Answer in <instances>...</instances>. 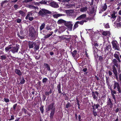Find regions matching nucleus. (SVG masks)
<instances>
[{
  "label": "nucleus",
  "mask_w": 121,
  "mask_h": 121,
  "mask_svg": "<svg viewBox=\"0 0 121 121\" xmlns=\"http://www.w3.org/2000/svg\"><path fill=\"white\" fill-rule=\"evenodd\" d=\"M55 104V101H53L52 102H51V104L48 106L47 108V110L48 111L51 110L50 117V118L51 119H53L54 114L55 112L56 109L54 106Z\"/></svg>",
  "instance_id": "nucleus-1"
},
{
  "label": "nucleus",
  "mask_w": 121,
  "mask_h": 121,
  "mask_svg": "<svg viewBox=\"0 0 121 121\" xmlns=\"http://www.w3.org/2000/svg\"><path fill=\"white\" fill-rule=\"evenodd\" d=\"M29 36L31 38V39L33 41L35 40L37 37L36 34V31L34 28L31 27L30 29Z\"/></svg>",
  "instance_id": "nucleus-2"
},
{
  "label": "nucleus",
  "mask_w": 121,
  "mask_h": 121,
  "mask_svg": "<svg viewBox=\"0 0 121 121\" xmlns=\"http://www.w3.org/2000/svg\"><path fill=\"white\" fill-rule=\"evenodd\" d=\"M51 12L45 9H43L40 10L38 13L42 17H44V16H47V14H50Z\"/></svg>",
  "instance_id": "nucleus-3"
},
{
  "label": "nucleus",
  "mask_w": 121,
  "mask_h": 121,
  "mask_svg": "<svg viewBox=\"0 0 121 121\" xmlns=\"http://www.w3.org/2000/svg\"><path fill=\"white\" fill-rule=\"evenodd\" d=\"M92 107L93 110V114L94 116L95 117L97 115V114L95 110L96 109H98L100 107L98 103L96 104H93L92 103Z\"/></svg>",
  "instance_id": "nucleus-4"
},
{
  "label": "nucleus",
  "mask_w": 121,
  "mask_h": 121,
  "mask_svg": "<svg viewBox=\"0 0 121 121\" xmlns=\"http://www.w3.org/2000/svg\"><path fill=\"white\" fill-rule=\"evenodd\" d=\"M65 25L66 26L68 29L71 31L72 29V22L70 21H66L65 23Z\"/></svg>",
  "instance_id": "nucleus-5"
},
{
  "label": "nucleus",
  "mask_w": 121,
  "mask_h": 121,
  "mask_svg": "<svg viewBox=\"0 0 121 121\" xmlns=\"http://www.w3.org/2000/svg\"><path fill=\"white\" fill-rule=\"evenodd\" d=\"M19 48V46L17 44H16L15 47H12L11 51L13 53H17Z\"/></svg>",
  "instance_id": "nucleus-6"
},
{
  "label": "nucleus",
  "mask_w": 121,
  "mask_h": 121,
  "mask_svg": "<svg viewBox=\"0 0 121 121\" xmlns=\"http://www.w3.org/2000/svg\"><path fill=\"white\" fill-rule=\"evenodd\" d=\"M112 44L113 48L116 50H117L119 51L120 50V48L119 46L117 45V43L116 40H113L112 43Z\"/></svg>",
  "instance_id": "nucleus-7"
},
{
  "label": "nucleus",
  "mask_w": 121,
  "mask_h": 121,
  "mask_svg": "<svg viewBox=\"0 0 121 121\" xmlns=\"http://www.w3.org/2000/svg\"><path fill=\"white\" fill-rule=\"evenodd\" d=\"M113 85V89L115 90L117 88L118 90V91L119 93H121V90L119 83L118 82L114 81Z\"/></svg>",
  "instance_id": "nucleus-8"
},
{
  "label": "nucleus",
  "mask_w": 121,
  "mask_h": 121,
  "mask_svg": "<svg viewBox=\"0 0 121 121\" xmlns=\"http://www.w3.org/2000/svg\"><path fill=\"white\" fill-rule=\"evenodd\" d=\"M107 6L106 3L104 4L103 5H101L99 13H101L102 12L106 10L107 8Z\"/></svg>",
  "instance_id": "nucleus-9"
},
{
  "label": "nucleus",
  "mask_w": 121,
  "mask_h": 121,
  "mask_svg": "<svg viewBox=\"0 0 121 121\" xmlns=\"http://www.w3.org/2000/svg\"><path fill=\"white\" fill-rule=\"evenodd\" d=\"M48 2L50 5L53 7L57 8L59 7L58 4L56 2H51L49 1H48Z\"/></svg>",
  "instance_id": "nucleus-10"
},
{
  "label": "nucleus",
  "mask_w": 121,
  "mask_h": 121,
  "mask_svg": "<svg viewBox=\"0 0 121 121\" xmlns=\"http://www.w3.org/2000/svg\"><path fill=\"white\" fill-rule=\"evenodd\" d=\"M107 103V105L108 107L110 108H112L113 104L111 98H108V99Z\"/></svg>",
  "instance_id": "nucleus-11"
},
{
  "label": "nucleus",
  "mask_w": 121,
  "mask_h": 121,
  "mask_svg": "<svg viewBox=\"0 0 121 121\" xmlns=\"http://www.w3.org/2000/svg\"><path fill=\"white\" fill-rule=\"evenodd\" d=\"M17 35L19 38L21 39H23L25 38L23 31L22 30H21L19 32H18Z\"/></svg>",
  "instance_id": "nucleus-12"
},
{
  "label": "nucleus",
  "mask_w": 121,
  "mask_h": 121,
  "mask_svg": "<svg viewBox=\"0 0 121 121\" xmlns=\"http://www.w3.org/2000/svg\"><path fill=\"white\" fill-rule=\"evenodd\" d=\"M79 24L80 25H82L84 24L82 20L80 21H77L75 22L73 26V29H74L76 28L77 27H78V24Z\"/></svg>",
  "instance_id": "nucleus-13"
},
{
  "label": "nucleus",
  "mask_w": 121,
  "mask_h": 121,
  "mask_svg": "<svg viewBox=\"0 0 121 121\" xmlns=\"http://www.w3.org/2000/svg\"><path fill=\"white\" fill-rule=\"evenodd\" d=\"M99 93L97 91L92 92V96L94 100H97L98 96Z\"/></svg>",
  "instance_id": "nucleus-14"
},
{
  "label": "nucleus",
  "mask_w": 121,
  "mask_h": 121,
  "mask_svg": "<svg viewBox=\"0 0 121 121\" xmlns=\"http://www.w3.org/2000/svg\"><path fill=\"white\" fill-rule=\"evenodd\" d=\"M86 14H84L80 15L76 19V20H80L82 19L84 20V19L86 18Z\"/></svg>",
  "instance_id": "nucleus-15"
},
{
  "label": "nucleus",
  "mask_w": 121,
  "mask_h": 121,
  "mask_svg": "<svg viewBox=\"0 0 121 121\" xmlns=\"http://www.w3.org/2000/svg\"><path fill=\"white\" fill-rule=\"evenodd\" d=\"M118 61L116 59H113L112 60V64L113 65L112 66H116L117 68L118 67Z\"/></svg>",
  "instance_id": "nucleus-16"
},
{
  "label": "nucleus",
  "mask_w": 121,
  "mask_h": 121,
  "mask_svg": "<svg viewBox=\"0 0 121 121\" xmlns=\"http://www.w3.org/2000/svg\"><path fill=\"white\" fill-rule=\"evenodd\" d=\"M66 13L67 14L70 16H73V15L74 12V11L73 10H66Z\"/></svg>",
  "instance_id": "nucleus-17"
},
{
  "label": "nucleus",
  "mask_w": 121,
  "mask_h": 121,
  "mask_svg": "<svg viewBox=\"0 0 121 121\" xmlns=\"http://www.w3.org/2000/svg\"><path fill=\"white\" fill-rule=\"evenodd\" d=\"M35 43L33 41H29L28 42V46L30 48H32L34 46L35 44Z\"/></svg>",
  "instance_id": "nucleus-18"
},
{
  "label": "nucleus",
  "mask_w": 121,
  "mask_h": 121,
  "mask_svg": "<svg viewBox=\"0 0 121 121\" xmlns=\"http://www.w3.org/2000/svg\"><path fill=\"white\" fill-rule=\"evenodd\" d=\"M117 13L115 11H113L112 12V13L111 15L112 18H113V19L114 20L116 19L117 16Z\"/></svg>",
  "instance_id": "nucleus-19"
},
{
  "label": "nucleus",
  "mask_w": 121,
  "mask_h": 121,
  "mask_svg": "<svg viewBox=\"0 0 121 121\" xmlns=\"http://www.w3.org/2000/svg\"><path fill=\"white\" fill-rule=\"evenodd\" d=\"M14 71L16 74L18 75L19 76H21L22 75V73L20 70L17 69H14Z\"/></svg>",
  "instance_id": "nucleus-20"
},
{
  "label": "nucleus",
  "mask_w": 121,
  "mask_h": 121,
  "mask_svg": "<svg viewBox=\"0 0 121 121\" xmlns=\"http://www.w3.org/2000/svg\"><path fill=\"white\" fill-rule=\"evenodd\" d=\"M21 110L22 112H24L25 114H27L29 116L30 115H31L30 113L28 112L27 110L24 108H22L21 109Z\"/></svg>",
  "instance_id": "nucleus-21"
},
{
  "label": "nucleus",
  "mask_w": 121,
  "mask_h": 121,
  "mask_svg": "<svg viewBox=\"0 0 121 121\" xmlns=\"http://www.w3.org/2000/svg\"><path fill=\"white\" fill-rule=\"evenodd\" d=\"M61 88V84L59 83L57 86V90L59 94H60L62 92Z\"/></svg>",
  "instance_id": "nucleus-22"
},
{
  "label": "nucleus",
  "mask_w": 121,
  "mask_h": 121,
  "mask_svg": "<svg viewBox=\"0 0 121 121\" xmlns=\"http://www.w3.org/2000/svg\"><path fill=\"white\" fill-rule=\"evenodd\" d=\"M112 71L113 72L114 75L117 74V69L114 66H112Z\"/></svg>",
  "instance_id": "nucleus-23"
},
{
  "label": "nucleus",
  "mask_w": 121,
  "mask_h": 121,
  "mask_svg": "<svg viewBox=\"0 0 121 121\" xmlns=\"http://www.w3.org/2000/svg\"><path fill=\"white\" fill-rule=\"evenodd\" d=\"M64 14H55L53 15V16L54 18H57L58 17H61L62 16H64Z\"/></svg>",
  "instance_id": "nucleus-24"
},
{
  "label": "nucleus",
  "mask_w": 121,
  "mask_h": 121,
  "mask_svg": "<svg viewBox=\"0 0 121 121\" xmlns=\"http://www.w3.org/2000/svg\"><path fill=\"white\" fill-rule=\"evenodd\" d=\"M114 56L116 59L119 62H120V59L119 57L120 56L116 53L114 54Z\"/></svg>",
  "instance_id": "nucleus-25"
},
{
  "label": "nucleus",
  "mask_w": 121,
  "mask_h": 121,
  "mask_svg": "<svg viewBox=\"0 0 121 121\" xmlns=\"http://www.w3.org/2000/svg\"><path fill=\"white\" fill-rule=\"evenodd\" d=\"M43 66L47 68V69L49 71L51 70L49 65L47 63H45L44 64Z\"/></svg>",
  "instance_id": "nucleus-26"
},
{
  "label": "nucleus",
  "mask_w": 121,
  "mask_h": 121,
  "mask_svg": "<svg viewBox=\"0 0 121 121\" xmlns=\"http://www.w3.org/2000/svg\"><path fill=\"white\" fill-rule=\"evenodd\" d=\"M65 21H66L65 20L62 19H60L58 20L57 22V23L58 24H60L62 23H64L65 24Z\"/></svg>",
  "instance_id": "nucleus-27"
},
{
  "label": "nucleus",
  "mask_w": 121,
  "mask_h": 121,
  "mask_svg": "<svg viewBox=\"0 0 121 121\" xmlns=\"http://www.w3.org/2000/svg\"><path fill=\"white\" fill-rule=\"evenodd\" d=\"M53 90L52 89H50L49 91H46L45 92V94L46 96H49L50 94L52 92Z\"/></svg>",
  "instance_id": "nucleus-28"
},
{
  "label": "nucleus",
  "mask_w": 121,
  "mask_h": 121,
  "mask_svg": "<svg viewBox=\"0 0 121 121\" xmlns=\"http://www.w3.org/2000/svg\"><path fill=\"white\" fill-rule=\"evenodd\" d=\"M92 19V18L91 17H88L86 18L85 19L82 20L83 22L84 23V22H86L88 20L90 21Z\"/></svg>",
  "instance_id": "nucleus-29"
},
{
  "label": "nucleus",
  "mask_w": 121,
  "mask_h": 121,
  "mask_svg": "<svg viewBox=\"0 0 121 121\" xmlns=\"http://www.w3.org/2000/svg\"><path fill=\"white\" fill-rule=\"evenodd\" d=\"M65 36H67V37L69 36H70L69 35H63L62 36H58V37L60 39V40H65Z\"/></svg>",
  "instance_id": "nucleus-30"
},
{
  "label": "nucleus",
  "mask_w": 121,
  "mask_h": 121,
  "mask_svg": "<svg viewBox=\"0 0 121 121\" xmlns=\"http://www.w3.org/2000/svg\"><path fill=\"white\" fill-rule=\"evenodd\" d=\"M12 46L11 45H10L9 46L6 47L5 48V50L6 52H7L10 49H11Z\"/></svg>",
  "instance_id": "nucleus-31"
},
{
  "label": "nucleus",
  "mask_w": 121,
  "mask_h": 121,
  "mask_svg": "<svg viewBox=\"0 0 121 121\" xmlns=\"http://www.w3.org/2000/svg\"><path fill=\"white\" fill-rule=\"evenodd\" d=\"M87 9L88 8L87 7H83L81 9L80 11L82 12H86Z\"/></svg>",
  "instance_id": "nucleus-32"
},
{
  "label": "nucleus",
  "mask_w": 121,
  "mask_h": 121,
  "mask_svg": "<svg viewBox=\"0 0 121 121\" xmlns=\"http://www.w3.org/2000/svg\"><path fill=\"white\" fill-rule=\"evenodd\" d=\"M111 46L110 44L107 45L105 49V51L106 52L107 50L109 51V50L111 49Z\"/></svg>",
  "instance_id": "nucleus-33"
},
{
  "label": "nucleus",
  "mask_w": 121,
  "mask_h": 121,
  "mask_svg": "<svg viewBox=\"0 0 121 121\" xmlns=\"http://www.w3.org/2000/svg\"><path fill=\"white\" fill-rule=\"evenodd\" d=\"M45 24L44 23L42 24L40 27V31H41L45 27Z\"/></svg>",
  "instance_id": "nucleus-34"
},
{
  "label": "nucleus",
  "mask_w": 121,
  "mask_h": 121,
  "mask_svg": "<svg viewBox=\"0 0 121 121\" xmlns=\"http://www.w3.org/2000/svg\"><path fill=\"white\" fill-rule=\"evenodd\" d=\"M19 13L23 17H24L26 15L25 13L23 11L20 10L19 11Z\"/></svg>",
  "instance_id": "nucleus-35"
},
{
  "label": "nucleus",
  "mask_w": 121,
  "mask_h": 121,
  "mask_svg": "<svg viewBox=\"0 0 121 121\" xmlns=\"http://www.w3.org/2000/svg\"><path fill=\"white\" fill-rule=\"evenodd\" d=\"M44 106L43 105H41L40 107V110L41 112V113L42 114H43V109Z\"/></svg>",
  "instance_id": "nucleus-36"
},
{
  "label": "nucleus",
  "mask_w": 121,
  "mask_h": 121,
  "mask_svg": "<svg viewBox=\"0 0 121 121\" xmlns=\"http://www.w3.org/2000/svg\"><path fill=\"white\" fill-rule=\"evenodd\" d=\"M77 51L76 50H74L73 51L71 52L73 56L74 57L77 54Z\"/></svg>",
  "instance_id": "nucleus-37"
},
{
  "label": "nucleus",
  "mask_w": 121,
  "mask_h": 121,
  "mask_svg": "<svg viewBox=\"0 0 121 121\" xmlns=\"http://www.w3.org/2000/svg\"><path fill=\"white\" fill-rule=\"evenodd\" d=\"M0 57V59L2 60H5L6 58V56L4 55H3L2 56H1Z\"/></svg>",
  "instance_id": "nucleus-38"
},
{
  "label": "nucleus",
  "mask_w": 121,
  "mask_h": 121,
  "mask_svg": "<svg viewBox=\"0 0 121 121\" xmlns=\"http://www.w3.org/2000/svg\"><path fill=\"white\" fill-rule=\"evenodd\" d=\"M111 95L112 97V99H114V102L116 104V101L115 95L113 94H111Z\"/></svg>",
  "instance_id": "nucleus-39"
},
{
  "label": "nucleus",
  "mask_w": 121,
  "mask_h": 121,
  "mask_svg": "<svg viewBox=\"0 0 121 121\" xmlns=\"http://www.w3.org/2000/svg\"><path fill=\"white\" fill-rule=\"evenodd\" d=\"M35 46V50H37L39 49V45L36 44V43L34 45Z\"/></svg>",
  "instance_id": "nucleus-40"
},
{
  "label": "nucleus",
  "mask_w": 121,
  "mask_h": 121,
  "mask_svg": "<svg viewBox=\"0 0 121 121\" xmlns=\"http://www.w3.org/2000/svg\"><path fill=\"white\" fill-rule=\"evenodd\" d=\"M48 80V79L47 78H43L42 80V82L44 84H45Z\"/></svg>",
  "instance_id": "nucleus-41"
},
{
  "label": "nucleus",
  "mask_w": 121,
  "mask_h": 121,
  "mask_svg": "<svg viewBox=\"0 0 121 121\" xmlns=\"http://www.w3.org/2000/svg\"><path fill=\"white\" fill-rule=\"evenodd\" d=\"M25 81L23 77H22V79L21 80L20 83L21 84H23L25 82Z\"/></svg>",
  "instance_id": "nucleus-42"
},
{
  "label": "nucleus",
  "mask_w": 121,
  "mask_h": 121,
  "mask_svg": "<svg viewBox=\"0 0 121 121\" xmlns=\"http://www.w3.org/2000/svg\"><path fill=\"white\" fill-rule=\"evenodd\" d=\"M94 57L95 59H98L99 56L97 54L96 52H94Z\"/></svg>",
  "instance_id": "nucleus-43"
},
{
  "label": "nucleus",
  "mask_w": 121,
  "mask_h": 121,
  "mask_svg": "<svg viewBox=\"0 0 121 121\" xmlns=\"http://www.w3.org/2000/svg\"><path fill=\"white\" fill-rule=\"evenodd\" d=\"M70 104L69 102H68V103L66 104L65 106L66 108H69L70 107Z\"/></svg>",
  "instance_id": "nucleus-44"
},
{
  "label": "nucleus",
  "mask_w": 121,
  "mask_h": 121,
  "mask_svg": "<svg viewBox=\"0 0 121 121\" xmlns=\"http://www.w3.org/2000/svg\"><path fill=\"white\" fill-rule=\"evenodd\" d=\"M121 17L120 16H118L117 17V21L118 22H119L121 20Z\"/></svg>",
  "instance_id": "nucleus-45"
},
{
  "label": "nucleus",
  "mask_w": 121,
  "mask_h": 121,
  "mask_svg": "<svg viewBox=\"0 0 121 121\" xmlns=\"http://www.w3.org/2000/svg\"><path fill=\"white\" fill-rule=\"evenodd\" d=\"M32 13L30 12H28L27 15L28 16L30 17V16H32Z\"/></svg>",
  "instance_id": "nucleus-46"
},
{
  "label": "nucleus",
  "mask_w": 121,
  "mask_h": 121,
  "mask_svg": "<svg viewBox=\"0 0 121 121\" xmlns=\"http://www.w3.org/2000/svg\"><path fill=\"white\" fill-rule=\"evenodd\" d=\"M99 61L101 62H102L103 60V57L101 56H99Z\"/></svg>",
  "instance_id": "nucleus-47"
},
{
  "label": "nucleus",
  "mask_w": 121,
  "mask_h": 121,
  "mask_svg": "<svg viewBox=\"0 0 121 121\" xmlns=\"http://www.w3.org/2000/svg\"><path fill=\"white\" fill-rule=\"evenodd\" d=\"M82 71L84 72H86L87 70V69L86 68H84V67H82Z\"/></svg>",
  "instance_id": "nucleus-48"
},
{
  "label": "nucleus",
  "mask_w": 121,
  "mask_h": 121,
  "mask_svg": "<svg viewBox=\"0 0 121 121\" xmlns=\"http://www.w3.org/2000/svg\"><path fill=\"white\" fill-rule=\"evenodd\" d=\"M106 83L108 85L109 84V81L108 80V78L106 77Z\"/></svg>",
  "instance_id": "nucleus-49"
},
{
  "label": "nucleus",
  "mask_w": 121,
  "mask_h": 121,
  "mask_svg": "<svg viewBox=\"0 0 121 121\" xmlns=\"http://www.w3.org/2000/svg\"><path fill=\"white\" fill-rule=\"evenodd\" d=\"M76 102L77 103V104L78 106H80V104H79V101L78 100V98H77L76 99Z\"/></svg>",
  "instance_id": "nucleus-50"
},
{
  "label": "nucleus",
  "mask_w": 121,
  "mask_h": 121,
  "mask_svg": "<svg viewBox=\"0 0 121 121\" xmlns=\"http://www.w3.org/2000/svg\"><path fill=\"white\" fill-rule=\"evenodd\" d=\"M4 101L5 102H6L7 103L9 102V100L7 98H4Z\"/></svg>",
  "instance_id": "nucleus-51"
},
{
  "label": "nucleus",
  "mask_w": 121,
  "mask_h": 121,
  "mask_svg": "<svg viewBox=\"0 0 121 121\" xmlns=\"http://www.w3.org/2000/svg\"><path fill=\"white\" fill-rule=\"evenodd\" d=\"M102 34L104 36H106L108 34V32L107 31H104L103 32Z\"/></svg>",
  "instance_id": "nucleus-52"
},
{
  "label": "nucleus",
  "mask_w": 121,
  "mask_h": 121,
  "mask_svg": "<svg viewBox=\"0 0 121 121\" xmlns=\"http://www.w3.org/2000/svg\"><path fill=\"white\" fill-rule=\"evenodd\" d=\"M116 26L117 27H120L121 26V22L117 23Z\"/></svg>",
  "instance_id": "nucleus-53"
},
{
  "label": "nucleus",
  "mask_w": 121,
  "mask_h": 121,
  "mask_svg": "<svg viewBox=\"0 0 121 121\" xmlns=\"http://www.w3.org/2000/svg\"><path fill=\"white\" fill-rule=\"evenodd\" d=\"M11 118L9 119V121H11L12 120H13L14 119V115H12L11 116Z\"/></svg>",
  "instance_id": "nucleus-54"
},
{
  "label": "nucleus",
  "mask_w": 121,
  "mask_h": 121,
  "mask_svg": "<svg viewBox=\"0 0 121 121\" xmlns=\"http://www.w3.org/2000/svg\"><path fill=\"white\" fill-rule=\"evenodd\" d=\"M21 21L22 20L21 19L18 18V19H17L16 22L18 23H20L21 22Z\"/></svg>",
  "instance_id": "nucleus-55"
},
{
  "label": "nucleus",
  "mask_w": 121,
  "mask_h": 121,
  "mask_svg": "<svg viewBox=\"0 0 121 121\" xmlns=\"http://www.w3.org/2000/svg\"><path fill=\"white\" fill-rule=\"evenodd\" d=\"M42 99L43 101H44L46 99V96L45 95H43L42 96Z\"/></svg>",
  "instance_id": "nucleus-56"
},
{
  "label": "nucleus",
  "mask_w": 121,
  "mask_h": 121,
  "mask_svg": "<svg viewBox=\"0 0 121 121\" xmlns=\"http://www.w3.org/2000/svg\"><path fill=\"white\" fill-rule=\"evenodd\" d=\"M46 29L48 30H51L50 26H47L46 27Z\"/></svg>",
  "instance_id": "nucleus-57"
},
{
  "label": "nucleus",
  "mask_w": 121,
  "mask_h": 121,
  "mask_svg": "<svg viewBox=\"0 0 121 121\" xmlns=\"http://www.w3.org/2000/svg\"><path fill=\"white\" fill-rule=\"evenodd\" d=\"M28 19L30 21H32L34 19V17H29L28 18Z\"/></svg>",
  "instance_id": "nucleus-58"
},
{
  "label": "nucleus",
  "mask_w": 121,
  "mask_h": 121,
  "mask_svg": "<svg viewBox=\"0 0 121 121\" xmlns=\"http://www.w3.org/2000/svg\"><path fill=\"white\" fill-rule=\"evenodd\" d=\"M70 37L69 38H67L65 37V39L68 41H69L70 40Z\"/></svg>",
  "instance_id": "nucleus-59"
},
{
  "label": "nucleus",
  "mask_w": 121,
  "mask_h": 121,
  "mask_svg": "<svg viewBox=\"0 0 121 121\" xmlns=\"http://www.w3.org/2000/svg\"><path fill=\"white\" fill-rule=\"evenodd\" d=\"M50 36V35L49 34H47V35H45L44 37L46 39L49 38Z\"/></svg>",
  "instance_id": "nucleus-60"
},
{
  "label": "nucleus",
  "mask_w": 121,
  "mask_h": 121,
  "mask_svg": "<svg viewBox=\"0 0 121 121\" xmlns=\"http://www.w3.org/2000/svg\"><path fill=\"white\" fill-rule=\"evenodd\" d=\"M17 105V104H16L13 105V108L14 110H15L16 109V108Z\"/></svg>",
  "instance_id": "nucleus-61"
},
{
  "label": "nucleus",
  "mask_w": 121,
  "mask_h": 121,
  "mask_svg": "<svg viewBox=\"0 0 121 121\" xmlns=\"http://www.w3.org/2000/svg\"><path fill=\"white\" fill-rule=\"evenodd\" d=\"M108 73L109 75L111 76L112 75V73L111 71H109L108 72Z\"/></svg>",
  "instance_id": "nucleus-62"
},
{
  "label": "nucleus",
  "mask_w": 121,
  "mask_h": 121,
  "mask_svg": "<svg viewBox=\"0 0 121 121\" xmlns=\"http://www.w3.org/2000/svg\"><path fill=\"white\" fill-rule=\"evenodd\" d=\"M64 96L65 97V100H67L68 99V97L66 95V94H65Z\"/></svg>",
  "instance_id": "nucleus-63"
},
{
  "label": "nucleus",
  "mask_w": 121,
  "mask_h": 121,
  "mask_svg": "<svg viewBox=\"0 0 121 121\" xmlns=\"http://www.w3.org/2000/svg\"><path fill=\"white\" fill-rule=\"evenodd\" d=\"M111 94H116V91L115 90H113L111 91Z\"/></svg>",
  "instance_id": "nucleus-64"
}]
</instances>
